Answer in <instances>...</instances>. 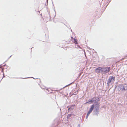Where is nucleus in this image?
<instances>
[{
  "label": "nucleus",
  "mask_w": 127,
  "mask_h": 127,
  "mask_svg": "<svg viewBox=\"0 0 127 127\" xmlns=\"http://www.w3.org/2000/svg\"><path fill=\"white\" fill-rule=\"evenodd\" d=\"M99 101H96L94 104L95 106V111H98L99 110V107L100 106V103L98 102Z\"/></svg>",
  "instance_id": "20e7f679"
},
{
  "label": "nucleus",
  "mask_w": 127,
  "mask_h": 127,
  "mask_svg": "<svg viewBox=\"0 0 127 127\" xmlns=\"http://www.w3.org/2000/svg\"><path fill=\"white\" fill-rule=\"evenodd\" d=\"M88 112L87 114V115L86 116V119H87L88 117V116L89 115V114H90V113L91 112Z\"/></svg>",
  "instance_id": "9b49d317"
},
{
  "label": "nucleus",
  "mask_w": 127,
  "mask_h": 127,
  "mask_svg": "<svg viewBox=\"0 0 127 127\" xmlns=\"http://www.w3.org/2000/svg\"><path fill=\"white\" fill-rule=\"evenodd\" d=\"M99 112H94L93 114L96 116H98V115L99 113Z\"/></svg>",
  "instance_id": "9d476101"
},
{
  "label": "nucleus",
  "mask_w": 127,
  "mask_h": 127,
  "mask_svg": "<svg viewBox=\"0 0 127 127\" xmlns=\"http://www.w3.org/2000/svg\"><path fill=\"white\" fill-rule=\"evenodd\" d=\"M11 56H12L11 55V56L9 58H9H10V57Z\"/></svg>",
  "instance_id": "6ab92c4d"
},
{
  "label": "nucleus",
  "mask_w": 127,
  "mask_h": 127,
  "mask_svg": "<svg viewBox=\"0 0 127 127\" xmlns=\"http://www.w3.org/2000/svg\"><path fill=\"white\" fill-rule=\"evenodd\" d=\"M78 91H76L75 92H74L72 95H76L78 93Z\"/></svg>",
  "instance_id": "f8f14e48"
},
{
  "label": "nucleus",
  "mask_w": 127,
  "mask_h": 127,
  "mask_svg": "<svg viewBox=\"0 0 127 127\" xmlns=\"http://www.w3.org/2000/svg\"><path fill=\"white\" fill-rule=\"evenodd\" d=\"M2 64H1L0 65V68H2Z\"/></svg>",
  "instance_id": "a211bd4d"
},
{
  "label": "nucleus",
  "mask_w": 127,
  "mask_h": 127,
  "mask_svg": "<svg viewBox=\"0 0 127 127\" xmlns=\"http://www.w3.org/2000/svg\"><path fill=\"white\" fill-rule=\"evenodd\" d=\"M115 80V77L113 76H110L107 81V85L108 86H109V84L111 82H113Z\"/></svg>",
  "instance_id": "39448f33"
},
{
  "label": "nucleus",
  "mask_w": 127,
  "mask_h": 127,
  "mask_svg": "<svg viewBox=\"0 0 127 127\" xmlns=\"http://www.w3.org/2000/svg\"><path fill=\"white\" fill-rule=\"evenodd\" d=\"M75 106V105H74L70 106L68 108V111H70L73 110Z\"/></svg>",
  "instance_id": "6e6552de"
},
{
  "label": "nucleus",
  "mask_w": 127,
  "mask_h": 127,
  "mask_svg": "<svg viewBox=\"0 0 127 127\" xmlns=\"http://www.w3.org/2000/svg\"><path fill=\"white\" fill-rule=\"evenodd\" d=\"M74 42L75 44H78V42L76 39H74Z\"/></svg>",
  "instance_id": "ddd939ff"
},
{
  "label": "nucleus",
  "mask_w": 127,
  "mask_h": 127,
  "mask_svg": "<svg viewBox=\"0 0 127 127\" xmlns=\"http://www.w3.org/2000/svg\"><path fill=\"white\" fill-rule=\"evenodd\" d=\"M94 108H95L94 105L93 104L91 106L90 109L89 111H92Z\"/></svg>",
  "instance_id": "1a4fd4ad"
},
{
  "label": "nucleus",
  "mask_w": 127,
  "mask_h": 127,
  "mask_svg": "<svg viewBox=\"0 0 127 127\" xmlns=\"http://www.w3.org/2000/svg\"><path fill=\"white\" fill-rule=\"evenodd\" d=\"M71 38H72L73 39V38L72 37H71Z\"/></svg>",
  "instance_id": "412c9836"
},
{
  "label": "nucleus",
  "mask_w": 127,
  "mask_h": 127,
  "mask_svg": "<svg viewBox=\"0 0 127 127\" xmlns=\"http://www.w3.org/2000/svg\"><path fill=\"white\" fill-rule=\"evenodd\" d=\"M100 100V99L98 97H93L91 99L89 100L88 101L86 102V104H90L92 103L93 102H94L95 103V102H96V101H99Z\"/></svg>",
  "instance_id": "f03ea898"
},
{
  "label": "nucleus",
  "mask_w": 127,
  "mask_h": 127,
  "mask_svg": "<svg viewBox=\"0 0 127 127\" xmlns=\"http://www.w3.org/2000/svg\"><path fill=\"white\" fill-rule=\"evenodd\" d=\"M48 0H46V3L45 4V5L47 6L48 5Z\"/></svg>",
  "instance_id": "2eb2a0df"
},
{
  "label": "nucleus",
  "mask_w": 127,
  "mask_h": 127,
  "mask_svg": "<svg viewBox=\"0 0 127 127\" xmlns=\"http://www.w3.org/2000/svg\"><path fill=\"white\" fill-rule=\"evenodd\" d=\"M101 73V67H99L96 68L95 69V71L97 74L99 73L100 72Z\"/></svg>",
  "instance_id": "0eeeda50"
},
{
  "label": "nucleus",
  "mask_w": 127,
  "mask_h": 127,
  "mask_svg": "<svg viewBox=\"0 0 127 127\" xmlns=\"http://www.w3.org/2000/svg\"><path fill=\"white\" fill-rule=\"evenodd\" d=\"M117 112H116V114Z\"/></svg>",
  "instance_id": "4be33fe9"
},
{
  "label": "nucleus",
  "mask_w": 127,
  "mask_h": 127,
  "mask_svg": "<svg viewBox=\"0 0 127 127\" xmlns=\"http://www.w3.org/2000/svg\"><path fill=\"white\" fill-rule=\"evenodd\" d=\"M110 70V67H101V73L106 74L109 72Z\"/></svg>",
  "instance_id": "7ed1b4c3"
},
{
  "label": "nucleus",
  "mask_w": 127,
  "mask_h": 127,
  "mask_svg": "<svg viewBox=\"0 0 127 127\" xmlns=\"http://www.w3.org/2000/svg\"><path fill=\"white\" fill-rule=\"evenodd\" d=\"M54 11H55V10H54Z\"/></svg>",
  "instance_id": "5701e85b"
},
{
  "label": "nucleus",
  "mask_w": 127,
  "mask_h": 127,
  "mask_svg": "<svg viewBox=\"0 0 127 127\" xmlns=\"http://www.w3.org/2000/svg\"><path fill=\"white\" fill-rule=\"evenodd\" d=\"M74 82H72V83H70V84L68 85H66V86H65L64 87V88H65L67 86H68L69 85H71V84L72 83H73Z\"/></svg>",
  "instance_id": "4468645a"
},
{
  "label": "nucleus",
  "mask_w": 127,
  "mask_h": 127,
  "mask_svg": "<svg viewBox=\"0 0 127 127\" xmlns=\"http://www.w3.org/2000/svg\"><path fill=\"white\" fill-rule=\"evenodd\" d=\"M118 90L122 92L127 91V84H124L119 85L118 86Z\"/></svg>",
  "instance_id": "f257e3e1"
},
{
  "label": "nucleus",
  "mask_w": 127,
  "mask_h": 127,
  "mask_svg": "<svg viewBox=\"0 0 127 127\" xmlns=\"http://www.w3.org/2000/svg\"><path fill=\"white\" fill-rule=\"evenodd\" d=\"M33 78V77H27V78H23V79H26V78Z\"/></svg>",
  "instance_id": "dca6fc26"
},
{
  "label": "nucleus",
  "mask_w": 127,
  "mask_h": 127,
  "mask_svg": "<svg viewBox=\"0 0 127 127\" xmlns=\"http://www.w3.org/2000/svg\"><path fill=\"white\" fill-rule=\"evenodd\" d=\"M80 127V124H79L78 125V127Z\"/></svg>",
  "instance_id": "f3484780"
},
{
  "label": "nucleus",
  "mask_w": 127,
  "mask_h": 127,
  "mask_svg": "<svg viewBox=\"0 0 127 127\" xmlns=\"http://www.w3.org/2000/svg\"><path fill=\"white\" fill-rule=\"evenodd\" d=\"M76 116L74 114H73V113L71 114H68L67 115V119L68 122H69V120L70 119V117L75 118Z\"/></svg>",
  "instance_id": "423d86ee"
},
{
  "label": "nucleus",
  "mask_w": 127,
  "mask_h": 127,
  "mask_svg": "<svg viewBox=\"0 0 127 127\" xmlns=\"http://www.w3.org/2000/svg\"><path fill=\"white\" fill-rule=\"evenodd\" d=\"M6 65V64L5 65H4L3 66H4L5 65Z\"/></svg>",
  "instance_id": "aec40b11"
}]
</instances>
